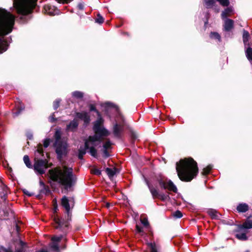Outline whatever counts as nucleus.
<instances>
[{
    "mask_svg": "<svg viewBox=\"0 0 252 252\" xmlns=\"http://www.w3.org/2000/svg\"><path fill=\"white\" fill-rule=\"evenodd\" d=\"M76 116L77 118L83 120L86 124H88L90 122V116L87 112L77 113Z\"/></svg>",
    "mask_w": 252,
    "mask_h": 252,
    "instance_id": "nucleus-12",
    "label": "nucleus"
},
{
    "mask_svg": "<svg viewBox=\"0 0 252 252\" xmlns=\"http://www.w3.org/2000/svg\"><path fill=\"white\" fill-rule=\"evenodd\" d=\"M5 252H12L10 251L6 250Z\"/></svg>",
    "mask_w": 252,
    "mask_h": 252,
    "instance_id": "nucleus-53",
    "label": "nucleus"
},
{
    "mask_svg": "<svg viewBox=\"0 0 252 252\" xmlns=\"http://www.w3.org/2000/svg\"><path fill=\"white\" fill-rule=\"evenodd\" d=\"M37 0H13V6L18 14L23 15L30 13Z\"/></svg>",
    "mask_w": 252,
    "mask_h": 252,
    "instance_id": "nucleus-4",
    "label": "nucleus"
},
{
    "mask_svg": "<svg viewBox=\"0 0 252 252\" xmlns=\"http://www.w3.org/2000/svg\"><path fill=\"white\" fill-rule=\"evenodd\" d=\"M241 230L242 229H239V230H238V233L236 234V237L240 240H242V241L247 240L248 239V237L246 235V233H247V231H245V232H241Z\"/></svg>",
    "mask_w": 252,
    "mask_h": 252,
    "instance_id": "nucleus-18",
    "label": "nucleus"
},
{
    "mask_svg": "<svg viewBox=\"0 0 252 252\" xmlns=\"http://www.w3.org/2000/svg\"><path fill=\"white\" fill-rule=\"evenodd\" d=\"M234 22L230 19H226L224 21V28L225 31H229L233 28Z\"/></svg>",
    "mask_w": 252,
    "mask_h": 252,
    "instance_id": "nucleus-17",
    "label": "nucleus"
},
{
    "mask_svg": "<svg viewBox=\"0 0 252 252\" xmlns=\"http://www.w3.org/2000/svg\"><path fill=\"white\" fill-rule=\"evenodd\" d=\"M62 239V236H53L52 238V241H53V243L51 246V248L56 251L59 250V246L57 244V242L60 241Z\"/></svg>",
    "mask_w": 252,
    "mask_h": 252,
    "instance_id": "nucleus-11",
    "label": "nucleus"
},
{
    "mask_svg": "<svg viewBox=\"0 0 252 252\" xmlns=\"http://www.w3.org/2000/svg\"><path fill=\"white\" fill-rule=\"evenodd\" d=\"M174 217L176 218H181L183 215L182 213L180 211H177L173 214Z\"/></svg>",
    "mask_w": 252,
    "mask_h": 252,
    "instance_id": "nucleus-40",
    "label": "nucleus"
},
{
    "mask_svg": "<svg viewBox=\"0 0 252 252\" xmlns=\"http://www.w3.org/2000/svg\"><path fill=\"white\" fill-rule=\"evenodd\" d=\"M207 213L213 219H218L220 215L216 210L213 209H209Z\"/></svg>",
    "mask_w": 252,
    "mask_h": 252,
    "instance_id": "nucleus-21",
    "label": "nucleus"
},
{
    "mask_svg": "<svg viewBox=\"0 0 252 252\" xmlns=\"http://www.w3.org/2000/svg\"><path fill=\"white\" fill-rule=\"evenodd\" d=\"M158 198H159L162 201H165L169 199L170 197L168 195H166L163 193H160Z\"/></svg>",
    "mask_w": 252,
    "mask_h": 252,
    "instance_id": "nucleus-33",
    "label": "nucleus"
},
{
    "mask_svg": "<svg viewBox=\"0 0 252 252\" xmlns=\"http://www.w3.org/2000/svg\"><path fill=\"white\" fill-rule=\"evenodd\" d=\"M36 151L39 154L42 155L43 153V150L42 146H41V145L39 146Z\"/></svg>",
    "mask_w": 252,
    "mask_h": 252,
    "instance_id": "nucleus-44",
    "label": "nucleus"
},
{
    "mask_svg": "<svg viewBox=\"0 0 252 252\" xmlns=\"http://www.w3.org/2000/svg\"><path fill=\"white\" fill-rule=\"evenodd\" d=\"M91 172L93 173V174H95V175H99L101 174V171L100 170H99L98 169H97V168H93L91 170Z\"/></svg>",
    "mask_w": 252,
    "mask_h": 252,
    "instance_id": "nucleus-39",
    "label": "nucleus"
},
{
    "mask_svg": "<svg viewBox=\"0 0 252 252\" xmlns=\"http://www.w3.org/2000/svg\"><path fill=\"white\" fill-rule=\"evenodd\" d=\"M147 185L148 186L150 191L153 196V198L155 199L158 197L160 193H158V190L150 186L147 182Z\"/></svg>",
    "mask_w": 252,
    "mask_h": 252,
    "instance_id": "nucleus-20",
    "label": "nucleus"
},
{
    "mask_svg": "<svg viewBox=\"0 0 252 252\" xmlns=\"http://www.w3.org/2000/svg\"><path fill=\"white\" fill-rule=\"evenodd\" d=\"M40 184L43 185V183L42 182H40Z\"/></svg>",
    "mask_w": 252,
    "mask_h": 252,
    "instance_id": "nucleus-54",
    "label": "nucleus"
},
{
    "mask_svg": "<svg viewBox=\"0 0 252 252\" xmlns=\"http://www.w3.org/2000/svg\"><path fill=\"white\" fill-rule=\"evenodd\" d=\"M245 252H250L249 251H246Z\"/></svg>",
    "mask_w": 252,
    "mask_h": 252,
    "instance_id": "nucleus-55",
    "label": "nucleus"
},
{
    "mask_svg": "<svg viewBox=\"0 0 252 252\" xmlns=\"http://www.w3.org/2000/svg\"><path fill=\"white\" fill-rule=\"evenodd\" d=\"M223 6H227L229 4V0H217Z\"/></svg>",
    "mask_w": 252,
    "mask_h": 252,
    "instance_id": "nucleus-35",
    "label": "nucleus"
},
{
    "mask_svg": "<svg viewBox=\"0 0 252 252\" xmlns=\"http://www.w3.org/2000/svg\"><path fill=\"white\" fill-rule=\"evenodd\" d=\"M141 222L142 224L145 227H148L149 226V223L148 222V220L146 218H143L141 219Z\"/></svg>",
    "mask_w": 252,
    "mask_h": 252,
    "instance_id": "nucleus-37",
    "label": "nucleus"
},
{
    "mask_svg": "<svg viewBox=\"0 0 252 252\" xmlns=\"http://www.w3.org/2000/svg\"><path fill=\"white\" fill-rule=\"evenodd\" d=\"M15 23V16L9 12L0 8V36L10 33Z\"/></svg>",
    "mask_w": 252,
    "mask_h": 252,
    "instance_id": "nucleus-3",
    "label": "nucleus"
},
{
    "mask_svg": "<svg viewBox=\"0 0 252 252\" xmlns=\"http://www.w3.org/2000/svg\"><path fill=\"white\" fill-rule=\"evenodd\" d=\"M99 138L95 136H90L88 140L85 141L84 147H81L79 149L78 158L80 159L83 158L84 155L86 154V150L89 149L90 154L94 157H96L97 154L96 150L94 147L96 146L99 143Z\"/></svg>",
    "mask_w": 252,
    "mask_h": 252,
    "instance_id": "nucleus-5",
    "label": "nucleus"
},
{
    "mask_svg": "<svg viewBox=\"0 0 252 252\" xmlns=\"http://www.w3.org/2000/svg\"><path fill=\"white\" fill-rule=\"evenodd\" d=\"M90 110L91 111H95L97 113L98 116H100V114H99V112L97 111H96V110L95 109V106L94 105H91L90 107Z\"/></svg>",
    "mask_w": 252,
    "mask_h": 252,
    "instance_id": "nucleus-46",
    "label": "nucleus"
},
{
    "mask_svg": "<svg viewBox=\"0 0 252 252\" xmlns=\"http://www.w3.org/2000/svg\"><path fill=\"white\" fill-rule=\"evenodd\" d=\"M95 22L99 24H102L104 22V19L99 14H98Z\"/></svg>",
    "mask_w": 252,
    "mask_h": 252,
    "instance_id": "nucleus-36",
    "label": "nucleus"
},
{
    "mask_svg": "<svg viewBox=\"0 0 252 252\" xmlns=\"http://www.w3.org/2000/svg\"><path fill=\"white\" fill-rule=\"evenodd\" d=\"M249 32L246 31H244L243 32V42L245 46L248 45L249 46Z\"/></svg>",
    "mask_w": 252,
    "mask_h": 252,
    "instance_id": "nucleus-26",
    "label": "nucleus"
},
{
    "mask_svg": "<svg viewBox=\"0 0 252 252\" xmlns=\"http://www.w3.org/2000/svg\"><path fill=\"white\" fill-rule=\"evenodd\" d=\"M148 245L150 248L151 252H158V247L155 243H148Z\"/></svg>",
    "mask_w": 252,
    "mask_h": 252,
    "instance_id": "nucleus-29",
    "label": "nucleus"
},
{
    "mask_svg": "<svg viewBox=\"0 0 252 252\" xmlns=\"http://www.w3.org/2000/svg\"><path fill=\"white\" fill-rule=\"evenodd\" d=\"M50 139H46L44 141V147L45 148H47L48 147V146L49 145V144H50Z\"/></svg>",
    "mask_w": 252,
    "mask_h": 252,
    "instance_id": "nucleus-43",
    "label": "nucleus"
},
{
    "mask_svg": "<svg viewBox=\"0 0 252 252\" xmlns=\"http://www.w3.org/2000/svg\"><path fill=\"white\" fill-rule=\"evenodd\" d=\"M69 200L66 196H63L62 199V205L64 208L68 215L69 214L70 207Z\"/></svg>",
    "mask_w": 252,
    "mask_h": 252,
    "instance_id": "nucleus-13",
    "label": "nucleus"
},
{
    "mask_svg": "<svg viewBox=\"0 0 252 252\" xmlns=\"http://www.w3.org/2000/svg\"><path fill=\"white\" fill-rule=\"evenodd\" d=\"M23 191H24V193L25 194H27V195H28V196H32V193H30V192H29V191H28L27 190H26V189H24V190H23Z\"/></svg>",
    "mask_w": 252,
    "mask_h": 252,
    "instance_id": "nucleus-48",
    "label": "nucleus"
},
{
    "mask_svg": "<svg viewBox=\"0 0 252 252\" xmlns=\"http://www.w3.org/2000/svg\"><path fill=\"white\" fill-rule=\"evenodd\" d=\"M78 123L77 121L74 120L67 126V129L70 130H73L78 126Z\"/></svg>",
    "mask_w": 252,
    "mask_h": 252,
    "instance_id": "nucleus-24",
    "label": "nucleus"
},
{
    "mask_svg": "<svg viewBox=\"0 0 252 252\" xmlns=\"http://www.w3.org/2000/svg\"><path fill=\"white\" fill-rule=\"evenodd\" d=\"M56 142L55 147L58 157L61 158L63 155L67 153V144L65 140L61 139V132L60 130H57L55 134Z\"/></svg>",
    "mask_w": 252,
    "mask_h": 252,
    "instance_id": "nucleus-6",
    "label": "nucleus"
},
{
    "mask_svg": "<svg viewBox=\"0 0 252 252\" xmlns=\"http://www.w3.org/2000/svg\"><path fill=\"white\" fill-rule=\"evenodd\" d=\"M117 170L115 168H107L106 169V172L110 178L113 177L116 174Z\"/></svg>",
    "mask_w": 252,
    "mask_h": 252,
    "instance_id": "nucleus-25",
    "label": "nucleus"
},
{
    "mask_svg": "<svg viewBox=\"0 0 252 252\" xmlns=\"http://www.w3.org/2000/svg\"><path fill=\"white\" fill-rule=\"evenodd\" d=\"M79 7L80 9H82L83 8V7H82V5L81 4H79Z\"/></svg>",
    "mask_w": 252,
    "mask_h": 252,
    "instance_id": "nucleus-52",
    "label": "nucleus"
},
{
    "mask_svg": "<svg viewBox=\"0 0 252 252\" xmlns=\"http://www.w3.org/2000/svg\"><path fill=\"white\" fill-rule=\"evenodd\" d=\"M54 227L57 229L62 228L63 225V222L60 220L57 216H55L53 218Z\"/></svg>",
    "mask_w": 252,
    "mask_h": 252,
    "instance_id": "nucleus-14",
    "label": "nucleus"
},
{
    "mask_svg": "<svg viewBox=\"0 0 252 252\" xmlns=\"http://www.w3.org/2000/svg\"><path fill=\"white\" fill-rule=\"evenodd\" d=\"M159 185L161 188L166 189L169 191L176 192L177 189L175 185L171 180H160L159 181Z\"/></svg>",
    "mask_w": 252,
    "mask_h": 252,
    "instance_id": "nucleus-8",
    "label": "nucleus"
},
{
    "mask_svg": "<svg viewBox=\"0 0 252 252\" xmlns=\"http://www.w3.org/2000/svg\"><path fill=\"white\" fill-rule=\"evenodd\" d=\"M16 230L18 232L20 228H19V227L17 225H16Z\"/></svg>",
    "mask_w": 252,
    "mask_h": 252,
    "instance_id": "nucleus-51",
    "label": "nucleus"
},
{
    "mask_svg": "<svg viewBox=\"0 0 252 252\" xmlns=\"http://www.w3.org/2000/svg\"><path fill=\"white\" fill-rule=\"evenodd\" d=\"M205 5L207 8L212 7L215 4L214 0H205Z\"/></svg>",
    "mask_w": 252,
    "mask_h": 252,
    "instance_id": "nucleus-31",
    "label": "nucleus"
},
{
    "mask_svg": "<svg viewBox=\"0 0 252 252\" xmlns=\"http://www.w3.org/2000/svg\"><path fill=\"white\" fill-rule=\"evenodd\" d=\"M136 229L137 232H138V233H142L143 232L142 228L141 227H140V226H139L138 224H136Z\"/></svg>",
    "mask_w": 252,
    "mask_h": 252,
    "instance_id": "nucleus-45",
    "label": "nucleus"
},
{
    "mask_svg": "<svg viewBox=\"0 0 252 252\" xmlns=\"http://www.w3.org/2000/svg\"><path fill=\"white\" fill-rule=\"evenodd\" d=\"M102 123V119L99 117L94 126V130L95 132V135L94 136H96L99 138V142L102 139V136H107L109 134V132L106 129L101 127Z\"/></svg>",
    "mask_w": 252,
    "mask_h": 252,
    "instance_id": "nucleus-7",
    "label": "nucleus"
},
{
    "mask_svg": "<svg viewBox=\"0 0 252 252\" xmlns=\"http://www.w3.org/2000/svg\"><path fill=\"white\" fill-rule=\"evenodd\" d=\"M210 37L212 38L218 39L219 40H220V35L217 32L211 33Z\"/></svg>",
    "mask_w": 252,
    "mask_h": 252,
    "instance_id": "nucleus-38",
    "label": "nucleus"
},
{
    "mask_svg": "<svg viewBox=\"0 0 252 252\" xmlns=\"http://www.w3.org/2000/svg\"><path fill=\"white\" fill-rule=\"evenodd\" d=\"M60 100H56L54 102L53 106L55 109H57L59 107Z\"/></svg>",
    "mask_w": 252,
    "mask_h": 252,
    "instance_id": "nucleus-42",
    "label": "nucleus"
},
{
    "mask_svg": "<svg viewBox=\"0 0 252 252\" xmlns=\"http://www.w3.org/2000/svg\"><path fill=\"white\" fill-rule=\"evenodd\" d=\"M49 119L51 122H54L55 121L54 114H53L52 116H50Z\"/></svg>",
    "mask_w": 252,
    "mask_h": 252,
    "instance_id": "nucleus-47",
    "label": "nucleus"
},
{
    "mask_svg": "<svg viewBox=\"0 0 252 252\" xmlns=\"http://www.w3.org/2000/svg\"><path fill=\"white\" fill-rule=\"evenodd\" d=\"M249 210V206L246 203H240L237 207V210L239 213H245Z\"/></svg>",
    "mask_w": 252,
    "mask_h": 252,
    "instance_id": "nucleus-19",
    "label": "nucleus"
},
{
    "mask_svg": "<svg viewBox=\"0 0 252 252\" xmlns=\"http://www.w3.org/2000/svg\"><path fill=\"white\" fill-rule=\"evenodd\" d=\"M57 204H56V202H55L54 203V211L55 212H57Z\"/></svg>",
    "mask_w": 252,
    "mask_h": 252,
    "instance_id": "nucleus-49",
    "label": "nucleus"
},
{
    "mask_svg": "<svg viewBox=\"0 0 252 252\" xmlns=\"http://www.w3.org/2000/svg\"><path fill=\"white\" fill-rule=\"evenodd\" d=\"M24 163L28 168H32V165L30 162V158L27 155H25L23 158Z\"/></svg>",
    "mask_w": 252,
    "mask_h": 252,
    "instance_id": "nucleus-28",
    "label": "nucleus"
},
{
    "mask_svg": "<svg viewBox=\"0 0 252 252\" xmlns=\"http://www.w3.org/2000/svg\"><path fill=\"white\" fill-rule=\"evenodd\" d=\"M122 130L123 127L116 124L114 127V134L115 136L117 137H120Z\"/></svg>",
    "mask_w": 252,
    "mask_h": 252,
    "instance_id": "nucleus-22",
    "label": "nucleus"
},
{
    "mask_svg": "<svg viewBox=\"0 0 252 252\" xmlns=\"http://www.w3.org/2000/svg\"><path fill=\"white\" fill-rule=\"evenodd\" d=\"M112 144L110 142V141H107L103 144V157L105 158H107L110 156L109 150L111 148Z\"/></svg>",
    "mask_w": 252,
    "mask_h": 252,
    "instance_id": "nucleus-10",
    "label": "nucleus"
},
{
    "mask_svg": "<svg viewBox=\"0 0 252 252\" xmlns=\"http://www.w3.org/2000/svg\"><path fill=\"white\" fill-rule=\"evenodd\" d=\"M239 229H250L252 228V220L247 219L246 221L242 224L238 226Z\"/></svg>",
    "mask_w": 252,
    "mask_h": 252,
    "instance_id": "nucleus-15",
    "label": "nucleus"
},
{
    "mask_svg": "<svg viewBox=\"0 0 252 252\" xmlns=\"http://www.w3.org/2000/svg\"><path fill=\"white\" fill-rule=\"evenodd\" d=\"M49 173L52 180L64 186L65 189H68L73 186L76 179L73 174L72 168L66 166L51 169Z\"/></svg>",
    "mask_w": 252,
    "mask_h": 252,
    "instance_id": "nucleus-2",
    "label": "nucleus"
},
{
    "mask_svg": "<svg viewBox=\"0 0 252 252\" xmlns=\"http://www.w3.org/2000/svg\"><path fill=\"white\" fill-rule=\"evenodd\" d=\"M7 42L4 39V37H2L0 38V54L2 53L5 51L7 49Z\"/></svg>",
    "mask_w": 252,
    "mask_h": 252,
    "instance_id": "nucleus-16",
    "label": "nucleus"
},
{
    "mask_svg": "<svg viewBox=\"0 0 252 252\" xmlns=\"http://www.w3.org/2000/svg\"><path fill=\"white\" fill-rule=\"evenodd\" d=\"M107 106H111L112 104L110 102H107L105 103Z\"/></svg>",
    "mask_w": 252,
    "mask_h": 252,
    "instance_id": "nucleus-50",
    "label": "nucleus"
},
{
    "mask_svg": "<svg viewBox=\"0 0 252 252\" xmlns=\"http://www.w3.org/2000/svg\"><path fill=\"white\" fill-rule=\"evenodd\" d=\"M232 9L231 7L226 8L221 13V18L223 19H226V17L230 15L232 12Z\"/></svg>",
    "mask_w": 252,
    "mask_h": 252,
    "instance_id": "nucleus-23",
    "label": "nucleus"
},
{
    "mask_svg": "<svg viewBox=\"0 0 252 252\" xmlns=\"http://www.w3.org/2000/svg\"><path fill=\"white\" fill-rule=\"evenodd\" d=\"M176 168L179 179L184 182L191 181L198 173L197 163L191 158L180 160Z\"/></svg>",
    "mask_w": 252,
    "mask_h": 252,
    "instance_id": "nucleus-1",
    "label": "nucleus"
},
{
    "mask_svg": "<svg viewBox=\"0 0 252 252\" xmlns=\"http://www.w3.org/2000/svg\"><path fill=\"white\" fill-rule=\"evenodd\" d=\"M212 168V166L210 165L207 166L206 168H204L203 170L202 174L203 175H207L209 174Z\"/></svg>",
    "mask_w": 252,
    "mask_h": 252,
    "instance_id": "nucleus-32",
    "label": "nucleus"
},
{
    "mask_svg": "<svg viewBox=\"0 0 252 252\" xmlns=\"http://www.w3.org/2000/svg\"><path fill=\"white\" fill-rule=\"evenodd\" d=\"M246 54L248 59L252 63V48L249 46L246 50Z\"/></svg>",
    "mask_w": 252,
    "mask_h": 252,
    "instance_id": "nucleus-27",
    "label": "nucleus"
},
{
    "mask_svg": "<svg viewBox=\"0 0 252 252\" xmlns=\"http://www.w3.org/2000/svg\"><path fill=\"white\" fill-rule=\"evenodd\" d=\"M24 109V107L21 106V109L20 110H16L15 111L13 112V116L14 117L17 116L20 113L21 111Z\"/></svg>",
    "mask_w": 252,
    "mask_h": 252,
    "instance_id": "nucleus-41",
    "label": "nucleus"
},
{
    "mask_svg": "<svg viewBox=\"0 0 252 252\" xmlns=\"http://www.w3.org/2000/svg\"><path fill=\"white\" fill-rule=\"evenodd\" d=\"M44 9L45 12L48 14H52V11L51 10V7L49 5H45L44 6Z\"/></svg>",
    "mask_w": 252,
    "mask_h": 252,
    "instance_id": "nucleus-34",
    "label": "nucleus"
},
{
    "mask_svg": "<svg viewBox=\"0 0 252 252\" xmlns=\"http://www.w3.org/2000/svg\"><path fill=\"white\" fill-rule=\"evenodd\" d=\"M48 167L46 160H37L34 164V169L40 174L44 173L45 170Z\"/></svg>",
    "mask_w": 252,
    "mask_h": 252,
    "instance_id": "nucleus-9",
    "label": "nucleus"
},
{
    "mask_svg": "<svg viewBox=\"0 0 252 252\" xmlns=\"http://www.w3.org/2000/svg\"><path fill=\"white\" fill-rule=\"evenodd\" d=\"M73 97L76 98H81L83 97V93L79 91H75L72 93Z\"/></svg>",
    "mask_w": 252,
    "mask_h": 252,
    "instance_id": "nucleus-30",
    "label": "nucleus"
}]
</instances>
